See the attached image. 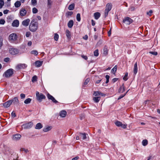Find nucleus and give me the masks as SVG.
Segmentation results:
<instances>
[{
    "label": "nucleus",
    "mask_w": 160,
    "mask_h": 160,
    "mask_svg": "<svg viewBox=\"0 0 160 160\" xmlns=\"http://www.w3.org/2000/svg\"><path fill=\"white\" fill-rule=\"evenodd\" d=\"M21 135L18 134H17L13 136L12 139L15 141L19 140L21 138Z\"/></svg>",
    "instance_id": "nucleus-13"
},
{
    "label": "nucleus",
    "mask_w": 160,
    "mask_h": 160,
    "mask_svg": "<svg viewBox=\"0 0 160 160\" xmlns=\"http://www.w3.org/2000/svg\"><path fill=\"white\" fill-rule=\"evenodd\" d=\"M30 22V20L29 19H27L24 20L22 22V24L25 27L28 26Z\"/></svg>",
    "instance_id": "nucleus-11"
},
{
    "label": "nucleus",
    "mask_w": 160,
    "mask_h": 160,
    "mask_svg": "<svg viewBox=\"0 0 160 160\" xmlns=\"http://www.w3.org/2000/svg\"><path fill=\"white\" fill-rule=\"evenodd\" d=\"M128 72H126L125 73V75L123 77V79L125 81H127L128 79Z\"/></svg>",
    "instance_id": "nucleus-44"
},
{
    "label": "nucleus",
    "mask_w": 160,
    "mask_h": 160,
    "mask_svg": "<svg viewBox=\"0 0 160 160\" xmlns=\"http://www.w3.org/2000/svg\"><path fill=\"white\" fill-rule=\"evenodd\" d=\"M116 125L118 127H121V125H122V123L120 121H117L115 122Z\"/></svg>",
    "instance_id": "nucleus-36"
},
{
    "label": "nucleus",
    "mask_w": 160,
    "mask_h": 160,
    "mask_svg": "<svg viewBox=\"0 0 160 160\" xmlns=\"http://www.w3.org/2000/svg\"><path fill=\"white\" fill-rule=\"evenodd\" d=\"M38 28V22L34 20H32L29 26V29L32 32H35Z\"/></svg>",
    "instance_id": "nucleus-1"
},
{
    "label": "nucleus",
    "mask_w": 160,
    "mask_h": 160,
    "mask_svg": "<svg viewBox=\"0 0 160 160\" xmlns=\"http://www.w3.org/2000/svg\"><path fill=\"white\" fill-rule=\"evenodd\" d=\"M27 13L26 10L23 8H22L20 11V15L21 16L23 17L25 16Z\"/></svg>",
    "instance_id": "nucleus-12"
},
{
    "label": "nucleus",
    "mask_w": 160,
    "mask_h": 160,
    "mask_svg": "<svg viewBox=\"0 0 160 160\" xmlns=\"http://www.w3.org/2000/svg\"><path fill=\"white\" fill-rule=\"evenodd\" d=\"M112 5L111 3H108L106 4V9L104 12L105 17L106 18L108 15V12L111 10Z\"/></svg>",
    "instance_id": "nucleus-3"
},
{
    "label": "nucleus",
    "mask_w": 160,
    "mask_h": 160,
    "mask_svg": "<svg viewBox=\"0 0 160 160\" xmlns=\"http://www.w3.org/2000/svg\"><path fill=\"white\" fill-rule=\"evenodd\" d=\"M27 65L24 63H20L18 64L16 67V69L18 70L19 69H24L27 68Z\"/></svg>",
    "instance_id": "nucleus-8"
},
{
    "label": "nucleus",
    "mask_w": 160,
    "mask_h": 160,
    "mask_svg": "<svg viewBox=\"0 0 160 160\" xmlns=\"http://www.w3.org/2000/svg\"><path fill=\"white\" fill-rule=\"evenodd\" d=\"M5 22V21L3 19L0 20V24H4Z\"/></svg>",
    "instance_id": "nucleus-54"
},
{
    "label": "nucleus",
    "mask_w": 160,
    "mask_h": 160,
    "mask_svg": "<svg viewBox=\"0 0 160 160\" xmlns=\"http://www.w3.org/2000/svg\"><path fill=\"white\" fill-rule=\"evenodd\" d=\"M142 144L144 146H145L147 145L148 143V141L147 140H143L142 141Z\"/></svg>",
    "instance_id": "nucleus-39"
},
{
    "label": "nucleus",
    "mask_w": 160,
    "mask_h": 160,
    "mask_svg": "<svg viewBox=\"0 0 160 160\" xmlns=\"http://www.w3.org/2000/svg\"><path fill=\"white\" fill-rule=\"evenodd\" d=\"M3 39L2 37L0 36V49H1L3 45Z\"/></svg>",
    "instance_id": "nucleus-38"
},
{
    "label": "nucleus",
    "mask_w": 160,
    "mask_h": 160,
    "mask_svg": "<svg viewBox=\"0 0 160 160\" xmlns=\"http://www.w3.org/2000/svg\"><path fill=\"white\" fill-rule=\"evenodd\" d=\"M10 100L11 101L12 103L13 102L14 104H17L19 103V100L17 97H15Z\"/></svg>",
    "instance_id": "nucleus-16"
},
{
    "label": "nucleus",
    "mask_w": 160,
    "mask_h": 160,
    "mask_svg": "<svg viewBox=\"0 0 160 160\" xmlns=\"http://www.w3.org/2000/svg\"><path fill=\"white\" fill-rule=\"evenodd\" d=\"M32 11L33 13H36L38 12V10L36 8H32Z\"/></svg>",
    "instance_id": "nucleus-50"
},
{
    "label": "nucleus",
    "mask_w": 160,
    "mask_h": 160,
    "mask_svg": "<svg viewBox=\"0 0 160 160\" xmlns=\"http://www.w3.org/2000/svg\"><path fill=\"white\" fill-rule=\"evenodd\" d=\"M73 25V21L72 20H70L68 23V25L69 28H71Z\"/></svg>",
    "instance_id": "nucleus-23"
},
{
    "label": "nucleus",
    "mask_w": 160,
    "mask_h": 160,
    "mask_svg": "<svg viewBox=\"0 0 160 160\" xmlns=\"http://www.w3.org/2000/svg\"><path fill=\"white\" fill-rule=\"evenodd\" d=\"M14 5L16 8L19 7L21 5V2L18 1H16L14 3Z\"/></svg>",
    "instance_id": "nucleus-27"
},
{
    "label": "nucleus",
    "mask_w": 160,
    "mask_h": 160,
    "mask_svg": "<svg viewBox=\"0 0 160 160\" xmlns=\"http://www.w3.org/2000/svg\"><path fill=\"white\" fill-rule=\"evenodd\" d=\"M14 70L12 68H10L5 71L3 74V76L6 78H10L13 74Z\"/></svg>",
    "instance_id": "nucleus-2"
},
{
    "label": "nucleus",
    "mask_w": 160,
    "mask_h": 160,
    "mask_svg": "<svg viewBox=\"0 0 160 160\" xmlns=\"http://www.w3.org/2000/svg\"><path fill=\"white\" fill-rule=\"evenodd\" d=\"M31 33L29 32H27L26 34V36L27 37H28L30 36Z\"/></svg>",
    "instance_id": "nucleus-55"
},
{
    "label": "nucleus",
    "mask_w": 160,
    "mask_h": 160,
    "mask_svg": "<svg viewBox=\"0 0 160 160\" xmlns=\"http://www.w3.org/2000/svg\"><path fill=\"white\" fill-rule=\"evenodd\" d=\"M20 151H23L26 153H27L29 152V150L27 149H26L24 148H21L20 149Z\"/></svg>",
    "instance_id": "nucleus-35"
},
{
    "label": "nucleus",
    "mask_w": 160,
    "mask_h": 160,
    "mask_svg": "<svg viewBox=\"0 0 160 160\" xmlns=\"http://www.w3.org/2000/svg\"><path fill=\"white\" fill-rule=\"evenodd\" d=\"M52 2L51 0H48L47 6L48 8H50L52 5Z\"/></svg>",
    "instance_id": "nucleus-33"
},
{
    "label": "nucleus",
    "mask_w": 160,
    "mask_h": 160,
    "mask_svg": "<svg viewBox=\"0 0 160 160\" xmlns=\"http://www.w3.org/2000/svg\"><path fill=\"white\" fill-rule=\"evenodd\" d=\"M125 91L124 84L123 83L122 86L119 88L118 90V92L119 93H122Z\"/></svg>",
    "instance_id": "nucleus-15"
},
{
    "label": "nucleus",
    "mask_w": 160,
    "mask_h": 160,
    "mask_svg": "<svg viewBox=\"0 0 160 160\" xmlns=\"http://www.w3.org/2000/svg\"><path fill=\"white\" fill-rule=\"evenodd\" d=\"M79 134L80 135H82V139L84 140L86 138V134L85 133H79Z\"/></svg>",
    "instance_id": "nucleus-32"
},
{
    "label": "nucleus",
    "mask_w": 160,
    "mask_h": 160,
    "mask_svg": "<svg viewBox=\"0 0 160 160\" xmlns=\"http://www.w3.org/2000/svg\"><path fill=\"white\" fill-rule=\"evenodd\" d=\"M73 14V12L72 11L68 12L66 14V15L67 17L71 16Z\"/></svg>",
    "instance_id": "nucleus-40"
},
{
    "label": "nucleus",
    "mask_w": 160,
    "mask_h": 160,
    "mask_svg": "<svg viewBox=\"0 0 160 160\" xmlns=\"http://www.w3.org/2000/svg\"><path fill=\"white\" fill-rule=\"evenodd\" d=\"M4 5V1L3 0H0V8H2Z\"/></svg>",
    "instance_id": "nucleus-46"
},
{
    "label": "nucleus",
    "mask_w": 160,
    "mask_h": 160,
    "mask_svg": "<svg viewBox=\"0 0 160 160\" xmlns=\"http://www.w3.org/2000/svg\"><path fill=\"white\" fill-rule=\"evenodd\" d=\"M10 60V58H6L4 59V61L6 62H8Z\"/></svg>",
    "instance_id": "nucleus-56"
},
{
    "label": "nucleus",
    "mask_w": 160,
    "mask_h": 160,
    "mask_svg": "<svg viewBox=\"0 0 160 160\" xmlns=\"http://www.w3.org/2000/svg\"><path fill=\"white\" fill-rule=\"evenodd\" d=\"M12 103L11 101L10 100L3 103V106L4 108H8L10 106Z\"/></svg>",
    "instance_id": "nucleus-14"
},
{
    "label": "nucleus",
    "mask_w": 160,
    "mask_h": 160,
    "mask_svg": "<svg viewBox=\"0 0 160 160\" xmlns=\"http://www.w3.org/2000/svg\"><path fill=\"white\" fill-rule=\"evenodd\" d=\"M18 37V36L16 33H13L9 35L8 39L11 42H14L17 40Z\"/></svg>",
    "instance_id": "nucleus-5"
},
{
    "label": "nucleus",
    "mask_w": 160,
    "mask_h": 160,
    "mask_svg": "<svg viewBox=\"0 0 160 160\" xmlns=\"http://www.w3.org/2000/svg\"><path fill=\"white\" fill-rule=\"evenodd\" d=\"M11 116L13 118H14L16 116L15 113L14 112H12L11 113Z\"/></svg>",
    "instance_id": "nucleus-60"
},
{
    "label": "nucleus",
    "mask_w": 160,
    "mask_h": 160,
    "mask_svg": "<svg viewBox=\"0 0 160 160\" xmlns=\"http://www.w3.org/2000/svg\"><path fill=\"white\" fill-rule=\"evenodd\" d=\"M90 80V79L89 78H88L87 79H86L84 83V84L82 85V87L83 88H84L85 87V85L87 84L89 82Z\"/></svg>",
    "instance_id": "nucleus-31"
},
{
    "label": "nucleus",
    "mask_w": 160,
    "mask_h": 160,
    "mask_svg": "<svg viewBox=\"0 0 160 160\" xmlns=\"http://www.w3.org/2000/svg\"><path fill=\"white\" fill-rule=\"evenodd\" d=\"M58 35L57 33H55L54 34V38L55 41H57L58 39Z\"/></svg>",
    "instance_id": "nucleus-48"
},
{
    "label": "nucleus",
    "mask_w": 160,
    "mask_h": 160,
    "mask_svg": "<svg viewBox=\"0 0 160 160\" xmlns=\"http://www.w3.org/2000/svg\"><path fill=\"white\" fill-rule=\"evenodd\" d=\"M32 44V42L31 41H29L28 42V46H31Z\"/></svg>",
    "instance_id": "nucleus-63"
},
{
    "label": "nucleus",
    "mask_w": 160,
    "mask_h": 160,
    "mask_svg": "<svg viewBox=\"0 0 160 160\" xmlns=\"http://www.w3.org/2000/svg\"><path fill=\"white\" fill-rule=\"evenodd\" d=\"M9 10H4L3 12L4 14H6L8 13V12H9Z\"/></svg>",
    "instance_id": "nucleus-61"
},
{
    "label": "nucleus",
    "mask_w": 160,
    "mask_h": 160,
    "mask_svg": "<svg viewBox=\"0 0 160 160\" xmlns=\"http://www.w3.org/2000/svg\"><path fill=\"white\" fill-rule=\"evenodd\" d=\"M77 20L78 22H80L81 20L80 14V13H78L77 15Z\"/></svg>",
    "instance_id": "nucleus-41"
},
{
    "label": "nucleus",
    "mask_w": 160,
    "mask_h": 160,
    "mask_svg": "<svg viewBox=\"0 0 160 160\" xmlns=\"http://www.w3.org/2000/svg\"><path fill=\"white\" fill-rule=\"evenodd\" d=\"M105 78H106V83H107L109 82L110 77L109 75H107L105 76Z\"/></svg>",
    "instance_id": "nucleus-51"
},
{
    "label": "nucleus",
    "mask_w": 160,
    "mask_h": 160,
    "mask_svg": "<svg viewBox=\"0 0 160 160\" xmlns=\"http://www.w3.org/2000/svg\"><path fill=\"white\" fill-rule=\"evenodd\" d=\"M33 125V123L31 122L22 125V128L24 129H28L31 128Z\"/></svg>",
    "instance_id": "nucleus-7"
},
{
    "label": "nucleus",
    "mask_w": 160,
    "mask_h": 160,
    "mask_svg": "<svg viewBox=\"0 0 160 160\" xmlns=\"http://www.w3.org/2000/svg\"><path fill=\"white\" fill-rule=\"evenodd\" d=\"M81 57L85 60H87L88 59V57L86 56H85L84 55H82Z\"/></svg>",
    "instance_id": "nucleus-57"
},
{
    "label": "nucleus",
    "mask_w": 160,
    "mask_h": 160,
    "mask_svg": "<svg viewBox=\"0 0 160 160\" xmlns=\"http://www.w3.org/2000/svg\"><path fill=\"white\" fill-rule=\"evenodd\" d=\"M20 97L22 99L24 98L25 97V95L24 94L21 93L20 94Z\"/></svg>",
    "instance_id": "nucleus-58"
},
{
    "label": "nucleus",
    "mask_w": 160,
    "mask_h": 160,
    "mask_svg": "<svg viewBox=\"0 0 160 160\" xmlns=\"http://www.w3.org/2000/svg\"><path fill=\"white\" fill-rule=\"evenodd\" d=\"M117 65H115L114 67L111 70V72L113 74H115L117 71Z\"/></svg>",
    "instance_id": "nucleus-24"
},
{
    "label": "nucleus",
    "mask_w": 160,
    "mask_h": 160,
    "mask_svg": "<svg viewBox=\"0 0 160 160\" xmlns=\"http://www.w3.org/2000/svg\"><path fill=\"white\" fill-rule=\"evenodd\" d=\"M37 76H33L32 78V82H34L37 81Z\"/></svg>",
    "instance_id": "nucleus-42"
},
{
    "label": "nucleus",
    "mask_w": 160,
    "mask_h": 160,
    "mask_svg": "<svg viewBox=\"0 0 160 160\" xmlns=\"http://www.w3.org/2000/svg\"><path fill=\"white\" fill-rule=\"evenodd\" d=\"M149 53L155 56L157 55L158 54V53L156 52L151 51L149 52Z\"/></svg>",
    "instance_id": "nucleus-53"
},
{
    "label": "nucleus",
    "mask_w": 160,
    "mask_h": 160,
    "mask_svg": "<svg viewBox=\"0 0 160 160\" xmlns=\"http://www.w3.org/2000/svg\"><path fill=\"white\" fill-rule=\"evenodd\" d=\"M42 127V125L40 123H38L36 126L35 129H40Z\"/></svg>",
    "instance_id": "nucleus-26"
},
{
    "label": "nucleus",
    "mask_w": 160,
    "mask_h": 160,
    "mask_svg": "<svg viewBox=\"0 0 160 160\" xmlns=\"http://www.w3.org/2000/svg\"><path fill=\"white\" fill-rule=\"evenodd\" d=\"M79 158V157H76L75 158H73L72 160H77Z\"/></svg>",
    "instance_id": "nucleus-64"
},
{
    "label": "nucleus",
    "mask_w": 160,
    "mask_h": 160,
    "mask_svg": "<svg viewBox=\"0 0 160 160\" xmlns=\"http://www.w3.org/2000/svg\"><path fill=\"white\" fill-rule=\"evenodd\" d=\"M66 33L67 38L68 39L70 38H71V34L69 30H67L66 31Z\"/></svg>",
    "instance_id": "nucleus-30"
},
{
    "label": "nucleus",
    "mask_w": 160,
    "mask_h": 160,
    "mask_svg": "<svg viewBox=\"0 0 160 160\" xmlns=\"http://www.w3.org/2000/svg\"><path fill=\"white\" fill-rule=\"evenodd\" d=\"M51 129L52 127L51 126H48L44 128L43 130L44 132H47L51 130Z\"/></svg>",
    "instance_id": "nucleus-28"
},
{
    "label": "nucleus",
    "mask_w": 160,
    "mask_h": 160,
    "mask_svg": "<svg viewBox=\"0 0 160 160\" xmlns=\"http://www.w3.org/2000/svg\"><path fill=\"white\" fill-rule=\"evenodd\" d=\"M128 92V91H127L125 93L123 94H122V95H120L119 96L118 98V100H119V99H121L122 98H123L126 95V94Z\"/></svg>",
    "instance_id": "nucleus-47"
},
{
    "label": "nucleus",
    "mask_w": 160,
    "mask_h": 160,
    "mask_svg": "<svg viewBox=\"0 0 160 160\" xmlns=\"http://www.w3.org/2000/svg\"><path fill=\"white\" fill-rule=\"evenodd\" d=\"M100 15V13L99 12H95L94 14V18L96 20L98 19L99 18Z\"/></svg>",
    "instance_id": "nucleus-20"
},
{
    "label": "nucleus",
    "mask_w": 160,
    "mask_h": 160,
    "mask_svg": "<svg viewBox=\"0 0 160 160\" xmlns=\"http://www.w3.org/2000/svg\"><path fill=\"white\" fill-rule=\"evenodd\" d=\"M127 125L125 124H122V125H121V127H122L123 128H127Z\"/></svg>",
    "instance_id": "nucleus-59"
},
{
    "label": "nucleus",
    "mask_w": 160,
    "mask_h": 160,
    "mask_svg": "<svg viewBox=\"0 0 160 160\" xmlns=\"http://www.w3.org/2000/svg\"><path fill=\"white\" fill-rule=\"evenodd\" d=\"M19 25V22L18 20H14L12 23V26L14 27H17Z\"/></svg>",
    "instance_id": "nucleus-17"
},
{
    "label": "nucleus",
    "mask_w": 160,
    "mask_h": 160,
    "mask_svg": "<svg viewBox=\"0 0 160 160\" xmlns=\"http://www.w3.org/2000/svg\"><path fill=\"white\" fill-rule=\"evenodd\" d=\"M31 53L37 55L38 54V52L36 50H33L31 51Z\"/></svg>",
    "instance_id": "nucleus-49"
},
{
    "label": "nucleus",
    "mask_w": 160,
    "mask_h": 160,
    "mask_svg": "<svg viewBox=\"0 0 160 160\" xmlns=\"http://www.w3.org/2000/svg\"><path fill=\"white\" fill-rule=\"evenodd\" d=\"M67 115V112L65 110H62L60 112V116L62 118H64L66 117Z\"/></svg>",
    "instance_id": "nucleus-18"
},
{
    "label": "nucleus",
    "mask_w": 160,
    "mask_h": 160,
    "mask_svg": "<svg viewBox=\"0 0 160 160\" xmlns=\"http://www.w3.org/2000/svg\"><path fill=\"white\" fill-rule=\"evenodd\" d=\"M75 5L74 3L69 5L68 7V9L70 10H72L74 8Z\"/></svg>",
    "instance_id": "nucleus-29"
},
{
    "label": "nucleus",
    "mask_w": 160,
    "mask_h": 160,
    "mask_svg": "<svg viewBox=\"0 0 160 160\" xmlns=\"http://www.w3.org/2000/svg\"><path fill=\"white\" fill-rule=\"evenodd\" d=\"M92 22V26H94L95 24V22L93 20H91Z\"/></svg>",
    "instance_id": "nucleus-62"
},
{
    "label": "nucleus",
    "mask_w": 160,
    "mask_h": 160,
    "mask_svg": "<svg viewBox=\"0 0 160 160\" xmlns=\"http://www.w3.org/2000/svg\"><path fill=\"white\" fill-rule=\"evenodd\" d=\"M108 50L107 47L105 46L103 49V54L105 55H107L108 54Z\"/></svg>",
    "instance_id": "nucleus-21"
},
{
    "label": "nucleus",
    "mask_w": 160,
    "mask_h": 160,
    "mask_svg": "<svg viewBox=\"0 0 160 160\" xmlns=\"http://www.w3.org/2000/svg\"><path fill=\"white\" fill-rule=\"evenodd\" d=\"M31 101V99L30 98H28L26 99L24 101V103L25 104H28L30 103Z\"/></svg>",
    "instance_id": "nucleus-34"
},
{
    "label": "nucleus",
    "mask_w": 160,
    "mask_h": 160,
    "mask_svg": "<svg viewBox=\"0 0 160 160\" xmlns=\"http://www.w3.org/2000/svg\"><path fill=\"white\" fill-rule=\"evenodd\" d=\"M9 52L12 55H15L18 53L19 50L16 48H9Z\"/></svg>",
    "instance_id": "nucleus-6"
},
{
    "label": "nucleus",
    "mask_w": 160,
    "mask_h": 160,
    "mask_svg": "<svg viewBox=\"0 0 160 160\" xmlns=\"http://www.w3.org/2000/svg\"><path fill=\"white\" fill-rule=\"evenodd\" d=\"M101 97H94L93 98V100L95 102H98L100 99Z\"/></svg>",
    "instance_id": "nucleus-25"
},
{
    "label": "nucleus",
    "mask_w": 160,
    "mask_h": 160,
    "mask_svg": "<svg viewBox=\"0 0 160 160\" xmlns=\"http://www.w3.org/2000/svg\"><path fill=\"white\" fill-rule=\"evenodd\" d=\"M31 3L33 6H35L37 4V1L36 0H31Z\"/></svg>",
    "instance_id": "nucleus-43"
},
{
    "label": "nucleus",
    "mask_w": 160,
    "mask_h": 160,
    "mask_svg": "<svg viewBox=\"0 0 160 160\" xmlns=\"http://www.w3.org/2000/svg\"><path fill=\"white\" fill-rule=\"evenodd\" d=\"M36 96L37 100L40 102L42 101V99H45L46 98V97L42 93H39L38 91L36 92Z\"/></svg>",
    "instance_id": "nucleus-4"
},
{
    "label": "nucleus",
    "mask_w": 160,
    "mask_h": 160,
    "mask_svg": "<svg viewBox=\"0 0 160 160\" xmlns=\"http://www.w3.org/2000/svg\"><path fill=\"white\" fill-rule=\"evenodd\" d=\"M36 66L37 67H40L42 64V62L39 61H37L35 62Z\"/></svg>",
    "instance_id": "nucleus-22"
},
{
    "label": "nucleus",
    "mask_w": 160,
    "mask_h": 160,
    "mask_svg": "<svg viewBox=\"0 0 160 160\" xmlns=\"http://www.w3.org/2000/svg\"><path fill=\"white\" fill-rule=\"evenodd\" d=\"M93 95L95 96H98L100 95V92L98 91H94Z\"/></svg>",
    "instance_id": "nucleus-45"
},
{
    "label": "nucleus",
    "mask_w": 160,
    "mask_h": 160,
    "mask_svg": "<svg viewBox=\"0 0 160 160\" xmlns=\"http://www.w3.org/2000/svg\"><path fill=\"white\" fill-rule=\"evenodd\" d=\"M94 55L95 56L97 57L99 55L98 50V49H96L94 52Z\"/></svg>",
    "instance_id": "nucleus-37"
},
{
    "label": "nucleus",
    "mask_w": 160,
    "mask_h": 160,
    "mask_svg": "<svg viewBox=\"0 0 160 160\" xmlns=\"http://www.w3.org/2000/svg\"><path fill=\"white\" fill-rule=\"evenodd\" d=\"M138 72V66L137 62H135L134 65L133 69V73L135 75Z\"/></svg>",
    "instance_id": "nucleus-19"
},
{
    "label": "nucleus",
    "mask_w": 160,
    "mask_h": 160,
    "mask_svg": "<svg viewBox=\"0 0 160 160\" xmlns=\"http://www.w3.org/2000/svg\"><path fill=\"white\" fill-rule=\"evenodd\" d=\"M153 11L152 10H149L148 12H147V14L149 16H151Z\"/></svg>",
    "instance_id": "nucleus-52"
},
{
    "label": "nucleus",
    "mask_w": 160,
    "mask_h": 160,
    "mask_svg": "<svg viewBox=\"0 0 160 160\" xmlns=\"http://www.w3.org/2000/svg\"><path fill=\"white\" fill-rule=\"evenodd\" d=\"M133 21V20L128 17H126L123 20V22L124 23L128 25H129L131 23H132Z\"/></svg>",
    "instance_id": "nucleus-9"
},
{
    "label": "nucleus",
    "mask_w": 160,
    "mask_h": 160,
    "mask_svg": "<svg viewBox=\"0 0 160 160\" xmlns=\"http://www.w3.org/2000/svg\"><path fill=\"white\" fill-rule=\"evenodd\" d=\"M47 97L49 99L51 100L54 103H57L58 102L55 99V98L49 93H48L47 95Z\"/></svg>",
    "instance_id": "nucleus-10"
}]
</instances>
